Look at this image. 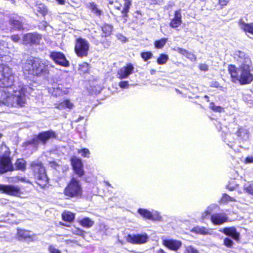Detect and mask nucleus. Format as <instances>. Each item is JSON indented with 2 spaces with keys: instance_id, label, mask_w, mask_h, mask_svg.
I'll use <instances>...</instances> for the list:
<instances>
[{
  "instance_id": "obj_1",
  "label": "nucleus",
  "mask_w": 253,
  "mask_h": 253,
  "mask_svg": "<svg viewBox=\"0 0 253 253\" xmlns=\"http://www.w3.org/2000/svg\"><path fill=\"white\" fill-rule=\"evenodd\" d=\"M27 87L19 80H0V106H23Z\"/></svg>"
},
{
  "instance_id": "obj_2",
  "label": "nucleus",
  "mask_w": 253,
  "mask_h": 253,
  "mask_svg": "<svg viewBox=\"0 0 253 253\" xmlns=\"http://www.w3.org/2000/svg\"><path fill=\"white\" fill-rule=\"evenodd\" d=\"M234 57L240 64V70H238L235 65H229L228 71L231 77L236 79H253L252 62L249 57L245 52L238 50L235 51Z\"/></svg>"
},
{
  "instance_id": "obj_3",
  "label": "nucleus",
  "mask_w": 253,
  "mask_h": 253,
  "mask_svg": "<svg viewBox=\"0 0 253 253\" xmlns=\"http://www.w3.org/2000/svg\"><path fill=\"white\" fill-rule=\"evenodd\" d=\"M23 69L25 74L33 76H41L47 72L46 66L42 61L37 58L29 57L23 64Z\"/></svg>"
},
{
  "instance_id": "obj_4",
  "label": "nucleus",
  "mask_w": 253,
  "mask_h": 253,
  "mask_svg": "<svg viewBox=\"0 0 253 253\" xmlns=\"http://www.w3.org/2000/svg\"><path fill=\"white\" fill-rule=\"evenodd\" d=\"M56 137V133L52 130L42 131L35 138L26 142L24 146L26 147L32 146L34 149H37L40 141L43 145H45L49 139L55 138Z\"/></svg>"
},
{
  "instance_id": "obj_5",
  "label": "nucleus",
  "mask_w": 253,
  "mask_h": 253,
  "mask_svg": "<svg viewBox=\"0 0 253 253\" xmlns=\"http://www.w3.org/2000/svg\"><path fill=\"white\" fill-rule=\"evenodd\" d=\"M31 167L34 171L37 183L42 187L45 186L48 182V178L42 164L39 161L32 162Z\"/></svg>"
},
{
  "instance_id": "obj_6",
  "label": "nucleus",
  "mask_w": 253,
  "mask_h": 253,
  "mask_svg": "<svg viewBox=\"0 0 253 253\" xmlns=\"http://www.w3.org/2000/svg\"><path fill=\"white\" fill-rule=\"evenodd\" d=\"M64 194L69 198H80L83 194V189L80 180L72 177L65 188Z\"/></svg>"
},
{
  "instance_id": "obj_7",
  "label": "nucleus",
  "mask_w": 253,
  "mask_h": 253,
  "mask_svg": "<svg viewBox=\"0 0 253 253\" xmlns=\"http://www.w3.org/2000/svg\"><path fill=\"white\" fill-rule=\"evenodd\" d=\"M89 49V43L84 39L79 38L77 40L75 50L79 57L86 56Z\"/></svg>"
},
{
  "instance_id": "obj_8",
  "label": "nucleus",
  "mask_w": 253,
  "mask_h": 253,
  "mask_svg": "<svg viewBox=\"0 0 253 253\" xmlns=\"http://www.w3.org/2000/svg\"><path fill=\"white\" fill-rule=\"evenodd\" d=\"M149 239V236L146 233L128 234L126 241L129 243L136 245L145 244Z\"/></svg>"
},
{
  "instance_id": "obj_9",
  "label": "nucleus",
  "mask_w": 253,
  "mask_h": 253,
  "mask_svg": "<svg viewBox=\"0 0 253 253\" xmlns=\"http://www.w3.org/2000/svg\"><path fill=\"white\" fill-rule=\"evenodd\" d=\"M113 29V27L109 24L104 25L102 27V33L101 36H97L95 38V40L96 42V44H98L99 43H105L104 44V47H107L110 45V42L106 41V38L110 35Z\"/></svg>"
},
{
  "instance_id": "obj_10",
  "label": "nucleus",
  "mask_w": 253,
  "mask_h": 253,
  "mask_svg": "<svg viewBox=\"0 0 253 253\" xmlns=\"http://www.w3.org/2000/svg\"><path fill=\"white\" fill-rule=\"evenodd\" d=\"M13 170L14 167L9 156L4 155L0 158V173H4L8 171H13Z\"/></svg>"
},
{
  "instance_id": "obj_11",
  "label": "nucleus",
  "mask_w": 253,
  "mask_h": 253,
  "mask_svg": "<svg viewBox=\"0 0 253 253\" xmlns=\"http://www.w3.org/2000/svg\"><path fill=\"white\" fill-rule=\"evenodd\" d=\"M42 39V36L37 33H28L23 36V44H39Z\"/></svg>"
},
{
  "instance_id": "obj_12",
  "label": "nucleus",
  "mask_w": 253,
  "mask_h": 253,
  "mask_svg": "<svg viewBox=\"0 0 253 253\" xmlns=\"http://www.w3.org/2000/svg\"><path fill=\"white\" fill-rule=\"evenodd\" d=\"M71 164L75 173L80 177L83 176L84 172L82 160L77 158L72 159Z\"/></svg>"
},
{
  "instance_id": "obj_13",
  "label": "nucleus",
  "mask_w": 253,
  "mask_h": 253,
  "mask_svg": "<svg viewBox=\"0 0 253 253\" xmlns=\"http://www.w3.org/2000/svg\"><path fill=\"white\" fill-rule=\"evenodd\" d=\"M50 56L56 64L65 67L68 66L69 62L61 52L53 51L51 52Z\"/></svg>"
},
{
  "instance_id": "obj_14",
  "label": "nucleus",
  "mask_w": 253,
  "mask_h": 253,
  "mask_svg": "<svg viewBox=\"0 0 253 253\" xmlns=\"http://www.w3.org/2000/svg\"><path fill=\"white\" fill-rule=\"evenodd\" d=\"M228 217L224 213H215L211 215V220L215 225H220L228 221Z\"/></svg>"
},
{
  "instance_id": "obj_15",
  "label": "nucleus",
  "mask_w": 253,
  "mask_h": 253,
  "mask_svg": "<svg viewBox=\"0 0 253 253\" xmlns=\"http://www.w3.org/2000/svg\"><path fill=\"white\" fill-rule=\"evenodd\" d=\"M0 191L11 196H17L20 193L18 187L13 185L0 184Z\"/></svg>"
},
{
  "instance_id": "obj_16",
  "label": "nucleus",
  "mask_w": 253,
  "mask_h": 253,
  "mask_svg": "<svg viewBox=\"0 0 253 253\" xmlns=\"http://www.w3.org/2000/svg\"><path fill=\"white\" fill-rule=\"evenodd\" d=\"M163 244L169 249L174 251H178L182 246L180 241L172 239L163 240Z\"/></svg>"
},
{
  "instance_id": "obj_17",
  "label": "nucleus",
  "mask_w": 253,
  "mask_h": 253,
  "mask_svg": "<svg viewBox=\"0 0 253 253\" xmlns=\"http://www.w3.org/2000/svg\"><path fill=\"white\" fill-rule=\"evenodd\" d=\"M219 231L226 236L232 237L235 241L239 240L240 233L237 232L236 228L234 227H225L220 229Z\"/></svg>"
},
{
  "instance_id": "obj_18",
  "label": "nucleus",
  "mask_w": 253,
  "mask_h": 253,
  "mask_svg": "<svg viewBox=\"0 0 253 253\" xmlns=\"http://www.w3.org/2000/svg\"><path fill=\"white\" fill-rule=\"evenodd\" d=\"M134 70V67L131 63L127 64L126 66H124L120 69L118 71V74L120 78H126L131 74Z\"/></svg>"
},
{
  "instance_id": "obj_19",
  "label": "nucleus",
  "mask_w": 253,
  "mask_h": 253,
  "mask_svg": "<svg viewBox=\"0 0 253 253\" xmlns=\"http://www.w3.org/2000/svg\"><path fill=\"white\" fill-rule=\"evenodd\" d=\"M15 50L11 44L3 41L0 42V56L6 55V54Z\"/></svg>"
},
{
  "instance_id": "obj_20",
  "label": "nucleus",
  "mask_w": 253,
  "mask_h": 253,
  "mask_svg": "<svg viewBox=\"0 0 253 253\" xmlns=\"http://www.w3.org/2000/svg\"><path fill=\"white\" fill-rule=\"evenodd\" d=\"M182 23V16L180 10H176L174 17L171 20L169 26L172 28L178 27Z\"/></svg>"
},
{
  "instance_id": "obj_21",
  "label": "nucleus",
  "mask_w": 253,
  "mask_h": 253,
  "mask_svg": "<svg viewBox=\"0 0 253 253\" xmlns=\"http://www.w3.org/2000/svg\"><path fill=\"white\" fill-rule=\"evenodd\" d=\"M96 81L97 80H88L89 85L87 87V89L91 94H98L102 89V86L98 84Z\"/></svg>"
},
{
  "instance_id": "obj_22",
  "label": "nucleus",
  "mask_w": 253,
  "mask_h": 253,
  "mask_svg": "<svg viewBox=\"0 0 253 253\" xmlns=\"http://www.w3.org/2000/svg\"><path fill=\"white\" fill-rule=\"evenodd\" d=\"M191 231L196 234L201 235H210L211 234V230L203 226H197L194 227Z\"/></svg>"
},
{
  "instance_id": "obj_23",
  "label": "nucleus",
  "mask_w": 253,
  "mask_h": 253,
  "mask_svg": "<svg viewBox=\"0 0 253 253\" xmlns=\"http://www.w3.org/2000/svg\"><path fill=\"white\" fill-rule=\"evenodd\" d=\"M131 5V0H124V8L121 12L123 14V17L124 18L125 22L127 20L126 18L128 16L127 14L129 12V10Z\"/></svg>"
},
{
  "instance_id": "obj_24",
  "label": "nucleus",
  "mask_w": 253,
  "mask_h": 253,
  "mask_svg": "<svg viewBox=\"0 0 253 253\" xmlns=\"http://www.w3.org/2000/svg\"><path fill=\"white\" fill-rule=\"evenodd\" d=\"M239 26L241 29L245 32H248L253 35V23L247 24L243 21L240 20Z\"/></svg>"
},
{
  "instance_id": "obj_25",
  "label": "nucleus",
  "mask_w": 253,
  "mask_h": 253,
  "mask_svg": "<svg viewBox=\"0 0 253 253\" xmlns=\"http://www.w3.org/2000/svg\"><path fill=\"white\" fill-rule=\"evenodd\" d=\"M236 134L242 140H246L249 138V133L247 130L242 127L239 128Z\"/></svg>"
},
{
  "instance_id": "obj_26",
  "label": "nucleus",
  "mask_w": 253,
  "mask_h": 253,
  "mask_svg": "<svg viewBox=\"0 0 253 253\" xmlns=\"http://www.w3.org/2000/svg\"><path fill=\"white\" fill-rule=\"evenodd\" d=\"M74 107V104L69 99H66L59 104L56 107L59 109H72Z\"/></svg>"
},
{
  "instance_id": "obj_27",
  "label": "nucleus",
  "mask_w": 253,
  "mask_h": 253,
  "mask_svg": "<svg viewBox=\"0 0 253 253\" xmlns=\"http://www.w3.org/2000/svg\"><path fill=\"white\" fill-rule=\"evenodd\" d=\"M224 141L231 148H233V143L235 142V139L233 137V134L230 133L225 134V136H223Z\"/></svg>"
},
{
  "instance_id": "obj_28",
  "label": "nucleus",
  "mask_w": 253,
  "mask_h": 253,
  "mask_svg": "<svg viewBox=\"0 0 253 253\" xmlns=\"http://www.w3.org/2000/svg\"><path fill=\"white\" fill-rule=\"evenodd\" d=\"M80 223L82 226L89 228L93 225L94 222L89 217H84L80 220Z\"/></svg>"
},
{
  "instance_id": "obj_29",
  "label": "nucleus",
  "mask_w": 253,
  "mask_h": 253,
  "mask_svg": "<svg viewBox=\"0 0 253 253\" xmlns=\"http://www.w3.org/2000/svg\"><path fill=\"white\" fill-rule=\"evenodd\" d=\"M62 218L65 221L71 222L74 220L75 214L70 211H65L62 213Z\"/></svg>"
},
{
  "instance_id": "obj_30",
  "label": "nucleus",
  "mask_w": 253,
  "mask_h": 253,
  "mask_svg": "<svg viewBox=\"0 0 253 253\" xmlns=\"http://www.w3.org/2000/svg\"><path fill=\"white\" fill-rule=\"evenodd\" d=\"M12 74V70L9 67L6 65L2 67L1 75L4 79H10Z\"/></svg>"
},
{
  "instance_id": "obj_31",
  "label": "nucleus",
  "mask_w": 253,
  "mask_h": 253,
  "mask_svg": "<svg viewBox=\"0 0 253 253\" xmlns=\"http://www.w3.org/2000/svg\"><path fill=\"white\" fill-rule=\"evenodd\" d=\"M137 212L143 218L150 220L151 211L147 209L139 208L138 209Z\"/></svg>"
},
{
  "instance_id": "obj_32",
  "label": "nucleus",
  "mask_w": 253,
  "mask_h": 253,
  "mask_svg": "<svg viewBox=\"0 0 253 253\" xmlns=\"http://www.w3.org/2000/svg\"><path fill=\"white\" fill-rule=\"evenodd\" d=\"M15 166L17 169L23 171L26 169V161L23 159H17Z\"/></svg>"
},
{
  "instance_id": "obj_33",
  "label": "nucleus",
  "mask_w": 253,
  "mask_h": 253,
  "mask_svg": "<svg viewBox=\"0 0 253 253\" xmlns=\"http://www.w3.org/2000/svg\"><path fill=\"white\" fill-rule=\"evenodd\" d=\"M89 8L91 9L92 12L97 16H100L102 14V11L98 7L97 4L94 2L89 4Z\"/></svg>"
},
{
  "instance_id": "obj_34",
  "label": "nucleus",
  "mask_w": 253,
  "mask_h": 253,
  "mask_svg": "<svg viewBox=\"0 0 253 253\" xmlns=\"http://www.w3.org/2000/svg\"><path fill=\"white\" fill-rule=\"evenodd\" d=\"M169 59V56L167 54L162 53L157 58V62L159 65H163L167 63Z\"/></svg>"
},
{
  "instance_id": "obj_35",
  "label": "nucleus",
  "mask_w": 253,
  "mask_h": 253,
  "mask_svg": "<svg viewBox=\"0 0 253 253\" xmlns=\"http://www.w3.org/2000/svg\"><path fill=\"white\" fill-rule=\"evenodd\" d=\"M36 10L43 16L47 14L48 11L47 7L43 4H40L37 5L36 6Z\"/></svg>"
},
{
  "instance_id": "obj_36",
  "label": "nucleus",
  "mask_w": 253,
  "mask_h": 253,
  "mask_svg": "<svg viewBox=\"0 0 253 253\" xmlns=\"http://www.w3.org/2000/svg\"><path fill=\"white\" fill-rule=\"evenodd\" d=\"M151 220L160 221L162 219V216L159 212L157 211L152 210L151 211Z\"/></svg>"
},
{
  "instance_id": "obj_37",
  "label": "nucleus",
  "mask_w": 253,
  "mask_h": 253,
  "mask_svg": "<svg viewBox=\"0 0 253 253\" xmlns=\"http://www.w3.org/2000/svg\"><path fill=\"white\" fill-rule=\"evenodd\" d=\"M78 70L81 74L87 73L88 71V64L86 62L80 64Z\"/></svg>"
},
{
  "instance_id": "obj_38",
  "label": "nucleus",
  "mask_w": 253,
  "mask_h": 253,
  "mask_svg": "<svg viewBox=\"0 0 253 253\" xmlns=\"http://www.w3.org/2000/svg\"><path fill=\"white\" fill-rule=\"evenodd\" d=\"M167 41V38H163L160 40L155 41L154 43L155 47L157 48H162L165 45Z\"/></svg>"
},
{
  "instance_id": "obj_39",
  "label": "nucleus",
  "mask_w": 253,
  "mask_h": 253,
  "mask_svg": "<svg viewBox=\"0 0 253 253\" xmlns=\"http://www.w3.org/2000/svg\"><path fill=\"white\" fill-rule=\"evenodd\" d=\"M18 235L19 237L26 239L31 236V232L28 230H19L18 231Z\"/></svg>"
},
{
  "instance_id": "obj_40",
  "label": "nucleus",
  "mask_w": 253,
  "mask_h": 253,
  "mask_svg": "<svg viewBox=\"0 0 253 253\" xmlns=\"http://www.w3.org/2000/svg\"><path fill=\"white\" fill-rule=\"evenodd\" d=\"M236 200L235 198L230 197L226 194H223L221 199V203H227L229 202H236Z\"/></svg>"
},
{
  "instance_id": "obj_41",
  "label": "nucleus",
  "mask_w": 253,
  "mask_h": 253,
  "mask_svg": "<svg viewBox=\"0 0 253 253\" xmlns=\"http://www.w3.org/2000/svg\"><path fill=\"white\" fill-rule=\"evenodd\" d=\"M209 107L215 112L221 113L224 111L223 107L219 106H216L213 102L210 103Z\"/></svg>"
},
{
  "instance_id": "obj_42",
  "label": "nucleus",
  "mask_w": 253,
  "mask_h": 253,
  "mask_svg": "<svg viewBox=\"0 0 253 253\" xmlns=\"http://www.w3.org/2000/svg\"><path fill=\"white\" fill-rule=\"evenodd\" d=\"M244 190L248 194L253 195V184H245L244 185Z\"/></svg>"
},
{
  "instance_id": "obj_43",
  "label": "nucleus",
  "mask_w": 253,
  "mask_h": 253,
  "mask_svg": "<svg viewBox=\"0 0 253 253\" xmlns=\"http://www.w3.org/2000/svg\"><path fill=\"white\" fill-rule=\"evenodd\" d=\"M10 23L15 29H20L22 28V25L20 21L16 19H11Z\"/></svg>"
},
{
  "instance_id": "obj_44",
  "label": "nucleus",
  "mask_w": 253,
  "mask_h": 253,
  "mask_svg": "<svg viewBox=\"0 0 253 253\" xmlns=\"http://www.w3.org/2000/svg\"><path fill=\"white\" fill-rule=\"evenodd\" d=\"M79 154H81V155L84 158H89L90 155V151L87 148H83L81 149H79L78 151Z\"/></svg>"
},
{
  "instance_id": "obj_45",
  "label": "nucleus",
  "mask_w": 253,
  "mask_h": 253,
  "mask_svg": "<svg viewBox=\"0 0 253 253\" xmlns=\"http://www.w3.org/2000/svg\"><path fill=\"white\" fill-rule=\"evenodd\" d=\"M133 84L129 83L128 81H121L119 83V86L122 88H128L129 86L134 85Z\"/></svg>"
},
{
  "instance_id": "obj_46",
  "label": "nucleus",
  "mask_w": 253,
  "mask_h": 253,
  "mask_svg": "<svg viewBox=\"0 0 253 253\" xmlns=\"http://www.w3.org/2000/svg\"><path fill=\"white\" fill-rule=\"evenodd\" d=\"M153 54L150 51L143 52L141 53V57L144 59V61H147L152 58Z\"/></svg>"
},
{
  "instance_id": "obj_47",
  "label": "nucleus",
  "mask_w": 253,
  "mask_h": 253,
  "mask_svg": "<svg viewBox=\"0 0 253 253\" xmlns=\"http://www.w3.org/2000/svg\"><path fill=\"white\" fill-rule=\"evenodd\" d=\"M224 245L228 248H231L233 246L234 242L229 238H225L224 240Z\"/></svg>"
},
{
  "instance_id": "obj_48",
  "label": "nucleus",
  "mask_w": 253,
  "mask_h": 253,
  "mask_svg": "<svg viewBox=\"0 0 253 253\" xmlns=\"http://www.w3.org/2000/svg\"><path fill=\"white\" fill-rule=\"evenodd\" d=\"M218 209V206L216 204H212L208 207L207 210L210 212H212Z\"/></svg>"
},
{
  "instance_id": "obj_49",
  "label": "nucleus",
  "mask_w": 253,
  "mask_h": 253,
  "mask_svg": "<svg viewBox=\"0 0 253 253\" xmlns=\"http://www.w3.org/2000/svg\"><path fill=\"white\" fill-rule=\"evenodd\" d=\"M186 250L188 253H199V251L192 246H187Z\"/></svg>"
},
{
  "instance_id": "obj_50",
  "label": "nucleus",
  "mask_w": 253,
  "mask_h": 253,
  "mask_svg": "<svg viewBox=\"0 0 253 253\" xmlns=\"http://www.w3.org/2000/svg\"><path fill=\"white\" fill-rule=\"evenodd\" d=\"M174 50H175L179 53H180V54L185 55V56L188 52V51L187 50H186L184 48H180V47H177L176 48H174Z\"/></svg>"
},
{
  "instance_id": "obj_51",
  "label": "nucleus",
  "mask_w": 253,
  "mask_h": 253,
  "mask_svg": "<svg viewBox=\"0 0 253 253\" xmlns=\"http://www.w3.org/2000/svg\"><path fill=\"white\" fill-rule=\"evenodd\" d=\"M186 57L191 61H195L196 60V56L189 51L186 54Z\"/></svg>"
},
{
  "instance_id": "obj_52",
  "label": "nucleus",
  "mask_w": 253,
  "mask_h": 253,
  "mask_svg": "<svg viewBox=\"0 0 253 253\" xmlns=\"http://www.w3.org/2000/svg\"><path fill=\"white\" fill-rule=\"evenodd\" d=\"M211 213V212L206 210L204 212L202 213L201 217L203 220L208 219L209 218Z\"/></svg>"
},
{
  "instance_id": "obj_53",
  "label": "nucleus",
  "mask_w": 253,
  "mask_h": 253,
  "mask_svg": "<svg viewBox=\"0 0 253 253\" xmlns=\"http://www.w3.org/2000/svg\"><path fill=\"white\" fill-rule=\"evenodd\" d=\"M199 68L201 71H207L208 70L209 66L206 64H200L199 65Z\"/></svg>"
},
{
  "instance_id": "obj_54",
  "label": "nucleus",
  "mask_w": 253,
  "mask_h": 253,
  "mask_svg": "<svg viewBox=\"0 0 253 253\" xmlns=\"http://www.w3.org/2000/svg\"><path fill=\"white\" fill-rule=\"evenodd\" d=\"M116 37L118 40H120L121 42H126V38L122 34L120 33L117 34L116 35Z\"/></svg>"
},
{
  "instance_id": "obj_55",
  "label": "nucleus",
  "mask_w": 253,
  "mask_h": 253,
  "mask_svg": "<svg viewBox=\"0 0 253 253\" xmlns=\"http://www.w3.org/2000/svg\"><path fill=\"white\" fill-rule=\"evenodd\" d=\"M246 164L253 163V156H250L246 157L245 160Z\"/></svg>"
},
{
  "instance_id": "obj_56",
  "label": "nucleus",
  "mask_w": 253,
  "mask_h": 253,
  "mask_svg": "<svg viewBox=\"0 0 253 253\" xmlns=\"http://www.w3.org/2000/svg\"><path fill=\"white\" fill-rule=\"evenodd\" d=\"M241 85L249 84L253 80H237Z\"/></svg>"
},
{
  "instance_id": "obj_57",
  "label": "nucleus",
  "mask_w": 253,
  "mask_h": 253,
  "mask_svg": "<svg viewBox=\"0 0 253 253\" xmlns=\"http://www.w3.org/2000/svg\"><path fill=\"white\" fill-rule=\"evenodd\" d=\"M49 250L50 253H60L59 250L52 246L49 247Z\"/></svg>"
},
{
  "instance_id": "obj_58",
  "label": "nucleus",
  "mask_w": 253,
  "mask_h": 253,
  "mask_svg": "<svg viewBox=\"0 0 253 253\" xmlns=\"http://www.w3.org/2000/svg\"><path fill=\"white\" fill-rule=\"evenodd\" d=\"M238 185L237 184H234V185H231L230 184L227 186V188L230 191H234L235 190Z\"/></svg>"
},
{
  "instance_id": "obj_59",
  "label": "nucleus",
  "mask_w": 253,
  "mask_h": 253,
  "mask_svg": "<svg viewBox=\"0 0 253 253\" xmlns=\"http://www.w3.org/2000/svg\"><path fill=\"white\" fill-rule=\"evenodd\" d=\"M229 0H218V3L222 6H225L228 2Z\"/></svg>"
},
{
  "instance_id": "obj_60",
  "label": "nucleus",
  "mask_w": 253,
  "mask_h": 253,
  "mask_svg": "<svg viewBox=\"0 0 253 253\" xmlns=\"http://www.w3.org/2000/svg\"><path fill=\"white\" fill-rule=\"evenodd\" d=\"M11 39L14 42H18L20 40V38L18 35L11 36Z\"/></svg>"
},
{
  "instance_id": "obj_61",
  "label": "nucleus",
  "mask_w": 253,
  "mask_h": 253,
  "mask_svg": "<svg viewBox=\"0 0 253 253\" xmlns=\"http://www.w3.org/2000/svg\"><path fill=\"white\" fill-rule=\"evenodd\" d=\"M211 85L212 87H217V88L220 87L219 84L218 82H217L216 81L212 82L211 83Z\"/></svg>"
},
{
  "instance_id": "obj_62",
  "label": "nucleus",
  "mask_w": 253,
  "mask_h": 253,
  "mask_svg": "<svg viewBox=\"0 0 253 253\" xmlns=\"http://www.w3.org/2000/svg\"><path fill=\"white\" fill-rule=\"evenodd\" d=\"M216 128L218 129L219 131H221L222 132H224V130L223 129V128L221 125V124L219 122H218L216 125Z\"/></svg>"
},
{
  "instance_id": "obj_63",
  "label": "nucleus",
  "mask_w": 253,
  "mask_h": 253,
  "mask_svg": "<svg viewBox=\"0 0 253 253\" xmlns=\"http://www.w3.org/2000/svg\"><path fill=\"white\" fill-rule=\"evenodd\" d=\"M59 4H63L65 3V0H56Z\"/></svg>"
},
{
  "instance_id": "obj_64",
  "label": "nucleus",
  "mask_w": 253,
  "mask_h": 253,
  "mask_svg": "<svg viewBox=\"0 0 253 253\" xmlns=\"http://www.w3.org/2000/svg\"><path fill=\"white\" fill-rule=\"evenodd\" d=\"M158 253H166L163 249H160L158 251Z\"/></svg>"
}]
</instances>
